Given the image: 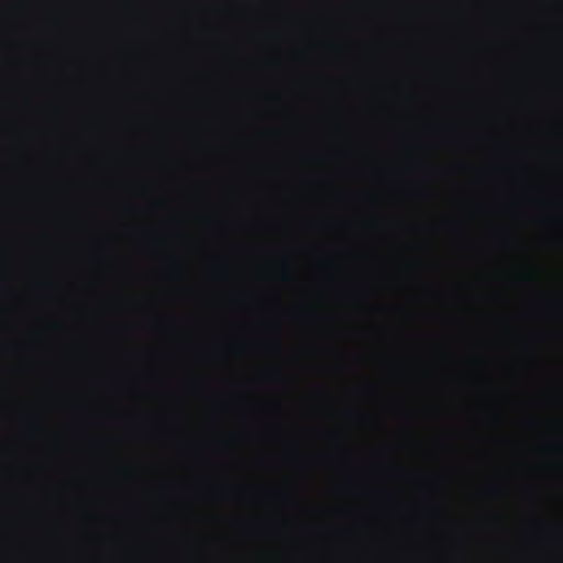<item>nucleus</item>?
Instances as JSON below:
<instances>
[{
  "label": "nucleus",
  "mask_w": 563,
  "mask_h": 563,
  "mask_svg": "<svg viewBox=\"0 0 563 563\" xmlns=\"http://www.w3.org/2000/svg\"><path fill=\"white\" fill-rule=\"evenodd\" d=\"M556 246H563V243H556Z\"/></svg>",
  "instance_id": "4"
},
{
  "label": "nucleus",
  "mask_w": 563,
  "mask_h": 563,
  "mask_svg": "<svg viewBox=\"0 0 563 563\" xmlns=\"http://www.w3.org/2000/svg\"><path fill=\"white\" fill-rule=\"evenodd\" d=\"M129 212H130V213H137V212H139V210H136V209H129Z\"/></svg>",
  "instance_id": "3"
},
{
  "label": "nucleus",
  "mask_w": 563,
  "mask_h": 563,
  "mask_svg": "<svg viewBox=\"0 0 563 563\" xmlns=\"http://www.w3.org/2000/svg\"><path fill=\"white\" fill-rule=\"evenodd\" d=\"M184 220H185V218H184V217H178V218H176V221H177V222H183Z\"/></svg>",
  "instance_id": "2"
},
{
  "label": "nucleus",
  "mask_w": 563,
  "mask_h": 563,
  "mask_svg": "<svg viewBox=\"0 0 563 563\" xmlns=\"http://www.w3.org/2000/svg\"><path fill=\"white\" fill-rule=\"evenodd\" d=\"M199 220L206 223H217L219 221V217L214 213H208L199 217Z\"/></svg>",
  "instance_id": "1"
}]
</instances>
